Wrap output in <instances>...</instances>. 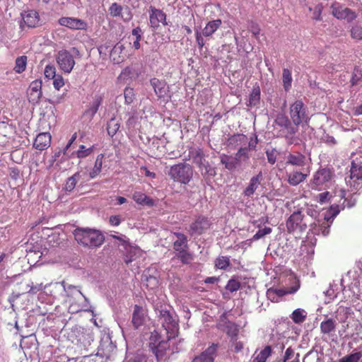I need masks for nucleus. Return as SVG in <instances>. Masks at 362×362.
<instances>
[{"mask_svg":"<svg viewBox=\"0 0 362 362\" xmlns=\"http://www.w3.org/2000/svg\"><path fill=\"white\" fill-rule=\"evenodd\" d=\"M298 127L283 113L277 114L273 123V134L284 138L288 144H296Z\"/></svg>","mask_w":362,"mask_h":362,"instance_id":"nucleus-1","label":"nucleus"},{"mask_svg":"<svg viewBox=\"0 0 362 362\" xmlns=\"http://www.w3.org/2000/svg\"><path fill=\"white\" fill-rule=\"evenodd\" d=\"M73 234L79 245L88 248L98 247L105 240V237L100 230L89 228H76Z\"/></svg>","mask_w":362,"mask_h":362,"instance_id":"nucleus-2","label":"nucleus"},{"mask_svg":"<svg viewBox=\"0 0 362 362\" xmlns=\"http://www.w3.org/2000/svg\"><path fill=\"white\" fill-rule=\"evenodd\" d=\"M176 334H167L166 339L157 330L151 332L148 341V347L156 357L157 361L162 360L166 355L167 351L170 349L169 341L175 338Z\"/></svg>","mask_w":362,"mask_h":362,"instance_id":"nucleus-3","label":"nucleus"},{"mask_svg":"<svg viewBox=\"0 0 362 362\" xmlns=\"http://www.w3.org/2000/svg\"><path fill=\"white\" fill-rule=\"evenodd\" d=\"M289 116V119L298 127L308 124L310 119L308 108L302 100H296L290 105Z\"/></svg>","mask_w":362,"mask_h":362,"instance_id":"nucleus-4","label":"nucleus"},{"mask_svg":"<svg viewBox=\"0 0 362 362\" xmlns=\"http://www.w3.org/2000/svg\"><path fill=\"white\" fill-rule=\"evenodd\" d=\"M168 175L175 182L186 185L188 184L192 178L193 169L188 163H180L170 167Z\"/></svg>","mask_w":362,"mask_h":362,"instance_id":"nucleus-5","label":"nucleus"},{"mask_svg":"<svg viewBox=\"0 0 362 362\" xmlns=\"http://www.w3.org/2000/svg\"><path fill=\"white\" fill-rule=\"evenodd\" d=\"M350 175L346 180L351 191H357L362 188V162L357 158L351 163Z\"/></svg>","mask_w":362,"mask_h":362,"instance_id":"nucleus-6","label":"nucleus"},{"mask_svg":"<svg viewBox=\"0 0 362 362\" xmlns=\"http://www.w3.org/2000/svg\"><path fill=\"white\" fill-rule=\"evenodd\" d=\"M155 310L158 312V318L160 322L162 327L166 331L167 334H175L177 329V323L173 319L170 310L166 309L165 306H156Z\"/></svg>","mask_w":362,"mask_h":362,"instance_id":"nucleus-7","label":"nucleus"},{"mask_svg":"<svg viewBox=\"0 0 362 362\" xmlns=\"http://www.w3.org/2000/svg\"><path fill=\"white\" fill-rule=\"evenodd\" d=\"M56 61L64 74H70L76 64L74 56L66 49H62L57 52Z\"/></svg>","mask_w":362,"mask_h":362,"instance_id":"nucleus-8","label":"nucleus"},{"mask_svg":"<svg viewBox=\"0 0 362 362\" xmlns=\"http://www.w3.org/2000/svg\"><path fill=\"white\" fill-rule=\"evenodd\" d=\"M303 218L304 215L300 211H294L286 221V226L288 233L305 230L307 224L303 221Z\"/></svg>","mask_w":362,"mask_h":362,"instance_id":"nucleus-9","label":"nucleus"},{"mask_svg":"<svg viewBox=\"0 0 362 362\" xmlns=\"http://www.w3.org/2000/svg\"><path fill=\"white\" fill-rule=\"evenodd\" d=\"M211 226V222L207 216L198 215L189 225L188 231L191 235H200L208 230Z\"/></svg>","mask_w":362,"mask_h":362,"instance_id":"nucleus-10","label":"nucleus"},{"mask_svg":"<svg viewBox=\"0 0 362 362\" xmlns=\"http://www.w3.org/2000/svg\"><path fill=\"white\" fill-rule=\"evenodd\" d=\"M330 8L332 14L339 20H346L348 22H351L357 18V14L354 11L344 7L339 2L333 3Z\"/></svg>","mask_w":362,"mask_h":362,"instance_id":"nucleus-11","label":"nucleus"},{"mask_svg":"<svg viewBox=\"0 0 362 362\" xmlns=\"http://www.w3.org/2000/svg\"><path fill=\"white\" fill-rule=\"evenodd\" d=\"M299 288L300 284L298 282L296 285L291 287L288 289L269 288L267 291V296L268 299L270 300L272 302L279 303L281 297L286 294L295 293L299 289Z\"/></svg>","mask_w":362,"mask_h":362,"instance_id":"nucleus-12","label":"nucleus"},{"mask_svg":"<svg viewBox=\"0 0 362 362\" xmlns=\"http://www.w3.org/2000/svg\"><path fill=\"white\" fill-rule=\"evenodd\" d=\"M166 18V14L162 10L156 8L152 6H150L149 21L151 28L157 29L160 27V23H162L163 25H167Z\"/></svg>","mask_w":362,"mask_h":362,"instance_id":"nucleus-13","label":"nucleus"},{"mask_svg":"<svg viewBox=\"0 0 362 362\" xmlns=\"http://www.w3.org/2000/svg\"><path fill=\"white\" fill-rule=\"evenodd\" d=\"M332 177L333 172L331 169L327 168H320L314 174L311 183L316 187H321L329 182Z\"/></svg>","mask_w":362,"mask_h":362,"instance_id":"nucleus-14","label":"nucleus"},{"mask_svg":"<svg viewBox=\"0 0 362 362\" xmlns=\"http://www.w3.org/2000/svg\"><path fill=\"white\" fill-rule=\"evenodd\" d=\"M147 310L141 305H135L132 317V324L134 329H137L145 324Z\"/></svg>","mask_w":362,"mask_h":362,"instance_id":"nucleus-15","label":"nucleus"},{"mask_svg":"<svg viewBox=\"0 0 362 362\" xmlns=\"http://www.w3.org/2000/svg\"><path fill=\"white\" fill-rule=\"evenodd\" d=\"M27 94L30 103L33 104L37 103L42 95V81L40 80L32 81L28 89Z\"/></svg>","mask_w":362,"mask_h":362,"instance_id":"nucleus-16","label":"nucleus"},{"mask_svg":"<svg viewBox=\"0 0 362 362\" xmlns=\"http://www.w3.org/2000/svg\"><path fill=\"white\" fill-rule=\"evenodd\" d=\"M58 23L60 25L72 30H86L87 23L81 19L72 17H62Z\"/></svg>","mask_w":362,"mask_h":362,"instance_id":"nucleus-17","label":"nucleus"},{"mask_svg":"<svg viewBox=\"0 0 362 362\" xmlns=\"http://www.w3.org/2000/svg\"><path fill=\"white\" fill-rule=\"evenodd\" d=\"M218 348V344L213 343L199 355L195 356L192 362H214Z\"/></svg>","mask_w":362,"mask_h":362,"instance_id":"nucleus-18","label":"nucleus"},{"mask_svg":"<svg viewBox=\"0 0 362 362\" xmlns=\"http://www.w3.org/2000/svg\"><path fill=\"white\" fill-rule=\"evenodd\" d=\"M110 15L113 18H122L124 21H129L132 19V15L127 6L124 8L117 3H112L108 9Z\"/></svg>","mask_w":362,"mask_h":362,"instance_id":"nucleus-19","label":"nucleus"},{"mask_svg":"<svg viewBox=\"0 0 362 362\" xmlns=\"http://www.w3.org/2000/svg\"><path fill=\"white\" fill-rule=\"evenodd\" d=\"M151 85L153 88L154 92L158 98H165L170 97L169 86L164 80H160L157 78H153L150 81Z\"/></svg>","mask_w":362,"mask_h":362,"instance_id":"nucleus-20","label":"nucleus"},{"mask_svg":"<svg viewBox=\"0 0 362 362\" xmlns=\"http://www.w3.org/2000/svg\"><path fill=\"white\" fill-rule=\"evenodd\" d=\"M21 16L24 24L29 28H35L40 25L39 13L35 10L25 11Z\"/></svg>","mask_w":362,"mask_h":362,"instance_id":"nucleus-21","label":"nucleus"},{"mask_svg":"<svg viewBox=\"0 0 362 362\" xmlns=\"http://www.w3.org/2000/svg\"><path fill=\"white\" fill-rule=\"evenodd\" d=\"M51 138L49 132L40 133L33 142V147L40 151L46 150L50 146Z\"/></svg>","mask_w":362,"mask_h":362,"instance_id":"nucleus-22","label":"nucleus"},{"mask_svg":"<svg viewBox=\"0 0 362 362\" xmlns=\"http://www.w3.org/2000/svg\"><path fill=\"white\" fill-rule=\"evenodd\" d=\"M309 175V173H303L300 170H293L287 173L288 183L291 186H297L303 182Z\"/></svg>","mask_w":362,"mask_h":362,"instance_id":"nucleus-23","label":"nucleus"},{"mask_svg":"<svg viewBox=\"0 0 362 362\" xmlns=\"http://www.w3.org/2000/svg\"><path fill=\"white\" fill-rule=\"evenodd\" d=\"M116 349V346L112 341L107 340L102 341L98 349V355L102 358L109 359L112 357V353Z\"/></svg>","mask_w":362,"mask_h":362,"instance_id":"nucleus-24","label":"nucleus"},{"mask_svg":"<svg viewBox=\"0 0 362 362\" xmlns=\"http://www.w3.org/2000/svg\"><path fill=\"white\" fill-rule=\"evenodd\" d=\"M262 179V172H259L257 175L251 177L248 185L245 187V189L243 191L244 196L250 197L252 195H253L257 189L259 187Z\"/></svg>","mask_w":362,"mask_h":362,"instance_id":"nucleus-25","label":"nucleus"},{"mask_svg":"<svg viewBox=\"0 0 362 362\" xmlns=\"http://www.w3.org/2000/svg\"><path fill=\"white\" fill-rule=\"evenodd\" d=\"M306 163L305 156L300 152L289 153L286 156V165L296 167H303Z\"/></svg>","mask_w":362,"mask_h":362,"instance_id":"nucleus-26","label":"nucleus"},{"mask_svg":"<svg viewBox=\"0 0 362 362\" xmlns=\"http://www.w3.org/2000/svg\"><path fill=\"white\" fill-rule=\"evenodd\" d=\"M103 97L101 95H95L92 103H90L88 108L84 112V115L93 118L98 110L99 107L102 104Z\"/></svg>","mask_w":362,"mask_h":362,"instance_id":"nucleus-27","label":"nucleus"},{"mask_svg":"<svg viewBox=\"0 0 362 362\" xmlns=\"http://www.w3.org/2000/svg\"><path fill=\"white\" fill-rule=\"evenodd\" d=\"M173 234L177 238V240L173 243V249L175 252L188 249V240L185 234L178 232H174Z\"/></svg>","mask_w":362,"mask_h":362,"instance_id":"nucleus-28","label":"nucleus"},{"mask_svg":"<svg viewBox=\"0 0 362 362\" xmlns=\"http://www.w3.org/2000/svg\"><path fill=\"white\" fill-rule=\"evenodd\" d=\"M222 21L216 19L208 22L202 30V35L204 37H211L221 27Z\"/></svg>","mask_w":362,"mask_h":362,"instance_id":"nucleus-29","label":"nucleus"},{"mask_svg":"<svg viewBox=\"0 0 362 362\" xmlns=\"http://www.w3.org/2000/svg\"><path fill=\"white\" fill-rule=\"evenodd\" d=\"M220 161L221 163L223 164L224 167L230 171L234 170L239 164L238 158L226 154L221 155Z\"/></svg>","mask_w":362,"mask_h":362,"instance_id":"nucleus-30","label":"nucleus"},{"mask_svg":"<svg viewBox=\"0 0 362 362\" xmlns=\"http://www.w3.org/2000/svg\"><path fill=\"white\" fill-rule=\"evenodd\" d=\"M320 332L322 334L329 335L334 332L337 327V322L332 318H326L320 323Z\"/></svg>","mask_w":362,"mask_h":362,"instance_id":"nucleus-31","label":"nucleus"},{"mask_svg":"<svg viewBox=\"0 0 362 362\" xmlns=\"http://www.w3.org/2000/svg\"><path fill=\"white\" fill-rule=\"evenodd\" d=\"M132 199L136 203L142 206H153L154 205V201L141 192H135Z\"/></svg>","mask_w":362,"mask_h":362,"instance_id":"nucleus-32","label":"nucleus"},{"mask_svg":"<svg viewBox=\"0 0 362 362\" xmlns=\"http://www.w3.org/2000/svg\"><path fill=\"white\" fill-rule=\"evenodd\" d=\"M247 143V137L245 134H236L229 137L228 146L233 148Z\"/></svg>","mask_w":362,"mask_h":362,"instance_id":"nucleus-33","label":"nucleus"},{"mask_svg":"<svg viewBox=\"0 0 362 362\" xmlns=\"http://www.w3.org/2000/svg\"><path fill=\"white\" fill-rule=\"evenodd\" d=\"M223 331L226 333L230 339H235L238 338L239 334V328L238 325L231 321L226 322Z\"/></svg>","mask_w":362,"mask_h":362,"instance_id":"nucleus-34","label":"nucleus"},{"mask_svg":"<svg viewBox=\"0 0 362 362\" xmlns=\"http://www.w3.org/2000/svg\"><path fill=\"white\" fill-rule=\"evenodd\" d=\"M86 175V173L81 174L80 172H76L71 177H69L64 186V189L66 192H71L76 187V183Z\"/></svg>","mask_w":362,"mask_h":362,"instance_id":"nucleus-35","label":"nucleus"},{"mask_svg":"<svg viewBox=\"0 0 362 362\" xmlns=\"http://www.w3.org/2000/svg\"><path fill=\"white\" fill-rule=\"evenodd\" d=\"M124 47L122 45L117 44L111 50L110 57L115 63L119 64L124 59V55H120Z\"/></svg>","mask_w":362,"mask_h":362,"instance_id":"nucleus-36","label":"nucleus"},{"mask_svg":"<svg viewBox=\"0 0 362 362\" xmlns=\"http://www.w3.org/2000/svg\"><path fill=\"white\" fill-rule=\"evenodd\" d=\"M119 127H120L119 121L117 120L115 117L111 118L107 122V134L110 136L113 137L117 134L118 130L119 129Z\"/></svg>","mask_w":362,"mask_h":362,"instance_id":"nucleus-37","label":"nucleus"},{"mask_svg":"<svg viewBox=\"0 0 362 362\" xmlns=\"http://www.w3.org/2000/svg\"><path fill=\"white\" fill-rule=\"evenodd\" d=\"M272 349L271 346H266L252 360V362H266L272 355Z\"/></svg>","mask_w":362,"mask_h":362,"instance_id":"nucleus-38","label":"nucleus"},{"mask_svg":"<svg viewBox=\"0 0 362 362\" xmlns=\"http://www.w3.org/2000/svg\"><path fill=\"white\" fill-rule=\"evenodd\" d=\"M307 317L306 312L300 308L296 309L293 311L291 318L293 322L296 324H301L303 323Z\"/></svg>","mask_w":362,"mask_h":362,"instance_id":"nucleus-39","label":"nucleus"},{"mask_svg":"<svg viewBox=\"0 0 362 362\" xmlns=\"http://www.w3.org/2000/svg\"><path fill=\"white\" fill-rule=\"evenodd\" d=\"M26 66L27 57L24 55L20 56L16 59L13 70L17 74H21L25 70Z\"/></svg>","mask_w":362,"mask_h":362,"instance_id":"nucleus-40","label":"nucleus"},{"mask_svg":"<svg viewBox=\"0 0 362 362\" xmlns=\"http://www.w3.org/2000/svg\"><path fill=\"white\" fill-rule=\"evenodd\" d=\"M176 257L184 264H188L193 259L192 255L187 251V249L181 250L176 252Z\"/></svg>","mask_w":362,"mask_h":362,"instance_id":"nucleus-41","label":"nucleus"},{"mask_svg":"<svg viewBox=\"0 0 362 362\" xmlns=\"http://www.w3.org/2000/svg\"><path fill=\"white\" fill-rule=\"evenodd\" d=\"M283 86L286 91H288L291 87L292 76L291 72L288 69H283L282 74Z\"/></svg>","mask_w":362,"mask_h":362,"instance_id":"nucleus-42","label":"nucleus"},{"mask_svg":"<svg viewBox=\"0 0 362 362\" xmlns=\"http://www.w3.org/2000/svg\"><path fill=\"white\" fill-rule=\"evenodd\" d=\"M190 153L192 154L193 162L200 167L204 160L203 151L201 148H197L190 151Z\"/></svg>","mask_w":362,"mask_h":362,"instance_id":"nucleus-43","label":"nucleus"},{"mask_svg":"<svg viewBox=\"0 0 362 362\" xmlns=\"http://www.w3.org/2000/svg\"><path fill=\"white\" fill-rule=\"evenodd\" d=\"M351 38L356 40H362V23H357L354 24L350 30Z\"/></svg>","mask_w":362,"mask_h":362,"instance_id":"nucleus-44","label":"nucleus"},{"mask_svg":"<svg viewBox=\"0 0 362 362\" xmlns=\"http://www.w3.org/2000/svg\"><path fill=\"white\" fill-rule=\"evenodd\" d=\"M230 264L229 257L226 256L218 257L215 261V267L219 269H226Z\"/></svg>","mask_w":362,"mask_h":362,"instance_id":"nucleus-45","label":"nucleus"},{"mask_svg":"<svg viewBox=\"0 0 362 362\" xmlns=\"http://www.w3.org/2000/svg\"><path fill=\"white\" fill-rule=\"evenodd\" d=\"M324 6L322 3H319L315 6L313 8L311 7L309 8L310 11H313V19L315 21H320L322 20V12L323 11Z\"/></svg>","mask_w":362,"mask_h":362,"instance_id":"nucleus-46","label":"nucleus"},{"mask_svg":"<svg viewBox=\"0 0 362 362\" xmlns=\"http://www.w3.org/2000/svg\"><path fill=\"white\" fill-rule=\"evenodd\" d=\"M362 80V70L355 67L350 83L352 86H356Z\"/></svg>","mask_w":362,"mask_h":362,"instance_id":"nucleus-47","label":"nucleus"},{"mask_svg":"<svg viewBox=\"0 0 362 362\" xmlns=\"http://www.w3.org/2000/svg\"><path fill=\"white\" fill-rule=\"evenodd\" d=\"M138 117L136 115H132L126 122V127L129 133H134L136 129Z\"/></svg>","mask_w":362,"mask_h":362,"instance_id":"nucleus-48","label":"nucleus"},{"mask_svg":"<svg viewBox=\"0 0 362 362\" xmlns=\"http://www.w3.org/2000/svg\"><path fill=\"white\" fill-rule=\"evenodd\" d=\"M362 354L361 352H356L347 356H344L339 362H358L361 358Z\"/></svg>","mask_w":362,"mask_h":362,"instance_id":"nucleus-49","label":"nucleus"},{"mask_svg":"<svg viewBox=\"0 0 362 362\" xmlns=\"http://www.w3.org/2000/svg\"><path fill=\"white\" fill-rule=\"evenodd\" d=\"M272 230L270 227H264L262 229H259V230L252 236V240H257L266 235L270 234Z\"/></svg>","mask_w":362,"mask_h":362,"instance_id":"nucleus-50","label":"nucleus"},{"mask_svg":"<svg viewBox=\"0 0 362 362\" xmlns=\"http://www.w3.org/2000/svg\"><path fill=\"white\" fill-rule=\"evenodd\" d=\"M124 96L125 99V103L127 105L131 104L134 99V92L133 88L127 87L124 90Z\"/></svg>","mask_w":362,"mask_h":362,"instance_id":"nucleus-51","label":"nucleus"},{"mask_svg":"<svg viewBox=\"0 0 362 362\" xmlns=\"http://www.w3.org/2000/svg\"><path fill=\"white\" fill-rule=\"evenodd\" d=\"M249 148L247 147H240L238 152L235 154V158H238V162L240 159L243 158V160H247L250 158L249 156Z\"/></svg>","mask_w":362,"mask_h":362,"instance_id":"nucleus-52","label":"nucleus"},{"mask_svg":"<svg viewBox=\"0 0 362 362\" xmlns=\"http://www.w3.org/2000/svg\"><path fill=\"white\" fill-rule=\"evenodd\" d=\"M44 74L45 78L52 79L57 75L56 74V68L53 65H47L45 68Z\"/></svg>","mask_w":362,"mask_h":362,"instance_id":"nucleus-53","label":"nucleus"},{"mask_svg":"<svg viewBox=\"0 0 362 362\" xmlns=\"http://www.w3.org/2000/svg\"><path fill=\"white\" fill-rule=\"evenodd\" d=\"M226 289L230 292L237 291L240 288V283L235 279H230L226 285Z\"/></svg>","mask_w":362,"mask_h":362,"instance_id":"nucleus-54","label":"nucleus"},{"mask_svg":"<svg viewBox=\"0 0 362 362\" xmlns=\"http://www.w3.org/2000/svg\"><path fill=\"white\" fill-rule=\"evenodd\" d=\"M260 99L259 88H254L250 97V104L255 105Z\"/></svg>","mask_w":362,"mask_h":362,"instance_id":"nucleus-55","label":"nucleus"},{"mask_svg":"<svg viewBox=\"0 0 362 362\" xmlns=\"http://www.w3.org/2000/svg\"><path fill=\"white\" fill-rule=\"evenodd\" d=\"M53 79V86L57 90L64 86V78L62 75L57 74Z\"/></svg>","mask_w":362,"mask_h":362,"instance_id":"nucleus-56","label":"nucleus"},{"mask_svg":"<svg viewBox=\"0 0 362 362\" xmlns=\"http://www.w3.org/2000/svg\"><path fill=\"white\" fill-rule=\"evenodd\" d=\"M93 151V146H91L90 148H88L87 149L84 150H78L76 151V156L79 158H83L88 156L91 154V153Z\"/></svg>","mask_w":362,"mask_h":362,"instance_id":"nucleus-57","label":"nucleus"},{"mask_svg":"<svg viewBox=\"0 0 362 362\" xmlns=\"http://www.w3.org/2000/svg\"><path fill=\"white\" fill-rule=\"evenodd\" d=\"M230 342L233 344V350L235 353H238L243 349V343L240 341H238V338L235 339H230Z\"/></svg>","mask_w":362,"mask_h":362,"instance_id":"nucleus-58","label":"nucleus"},{"mask_svg":"<svg viewBox=\"0 0 362 362\" xmlns=\"http://www.w3.org/2000/svg\"><path fill=\"white\" fill-rule=\"evenodd\" d=\"M204 37L203 35H202V33H199L198 30H197L196 32V41L198 44V47L200 49H202L203 48V47L205 45V42L204 40Z\"/></svg>","mask_w":362,"mask_h":362,"instance_id":"nucleus-59","label":"nucleus"},{"mask_svg":"<svg viewBox=\"0 0 362 362\" xmlns=\"http://www.w3.org/2000/svg\"><path fill=\"white\" fill-rule=\"evenodd\" d=\"M340 208L337 204H332L330 206L328 212L331 215L332 218L337 216V215L339 213Z\"/></svg>","mask_w":362,"mask_h":362,"instance_id":"nucleus-60","label":"nucleus"},{"mask_svg":"<svg viewBox=\"0 0 362 362\" xmlns=\"http://www.w3.org/2000/svg\"><path fill=\"white\" fill-rule=\"evenodd\" d=\"M103 158H104V154L100 153L98 155L95 161L94 167L96 168H99L102 170L103 163Z\"/></svg>","mask_w":362,"mask_h":362,"instance_id":"nucleus-61","label":"nucleus"},{"mask_svg":"<svg viewBox=\"0 0 362 362\" xmlns=\"http://www.w3.org/2000/svg\"><path fill=\"white\" fill-rule=\"evenodd\" d=\"M268 162L271 164H274L276 160V156L273 151H267L266 152Z\"/></svg>","mask_w":362,"mask_h":362,"instance_id":"nucleus-62","label":"nucleus"},{"mask_svg":"<svg viewBox=\"0 0 362 362\" xmlns=\"http://www.w3.org/2000/svg\"><path fill=\"white\" fill-rule=\"evenodd\" d=\"M121 223V218L119 215L111 216L110 217V223L112 226H117Z\"/></svg>","mask_w":362,"mask_h":362,"instance_id":"nucleus-63","label":"nucleus"},{"mask_svg":"<svg viewBox=\"0 0 362 362\" xmlns=\"http://www.w3.org/2000/svg\"><path fill=\"white\" fill-rule=\"evenodd\" d=\"M294 355V350L291 347H288L286 349L285 351V355L284 356V362H286Z\"/></svg>","mask_w":362,"mask_h":362,"instance_id":"nucleus-64","label":"nucleus"}]
</instances>
